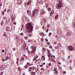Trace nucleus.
I'll return each mask as SVG.
<instances>
[{
	"instance_id": "f257e3e1",
	"label": "nucleus",
	"mask_w": 75,
	"mask_h": 75,
	"mask_svg": "<svg viewBox=\"0 0 75 75\" xmlns=\"http://www.w3.org/2000/svg\"><path fill=\"white\" fill-rule=\"evenodd\" d=\"M34 28L33 25L31 23H28L27 24V27L26 28V30L28 31L29 33H31V31H33Z\"/></svg>"
},
{
	"instance_id": "f03ea898",
	"label": "nucleus",
	"mask_w": 75,
	"mask_h": 75,
	"mask_svg": "<svg viewBox=\"0 0 75 75\" xmlns=\"http://www.w3.org/2000/svg\"><path fill=\"white\" fill-rule=\"evenodd\" d=\"M59 3L58 5L57 6V8L58 9L61 8L62 7L63 4H62V0H59Z\"/></svg>"
},
{
	"instance_id": "7ed1b4c3",
	"label": "nucleus",
	"mask_w": 75,
	"mask_h": 75,
	"mask_svg": "<svg viewBox=\"0 0 75 75\" xmlns=\"http://www.w3.org/2000/svg\"><path fill=\"white\" fill-rule=\"evenodd\" d=\"M38 13V10L37 9H35L34 10L33 12V17H36Z\"/></svg>"
},
{
	"instance_id": "20e7f679",
	"label": "nucleus",
	"mask_w": 75,
	"mask_h": 75,
	"mask_svg": "<svg viewBox=\"0 0 75 75\" xmlns=\"http://www.w3.org/2000/svg\"><path fill=\"white\" fill-rule=\"evenodd\" d=\"M68 49L69 51H72L74 50V48L71 46H69L68 47Z\"/></svg>"
},
{
	"instance_id": "39448f33",
	"label": "nucleus",
	"mask_w": 75,
	"mask_h": 75,
	"mask_svg": "<svg viewBox=\"0 0 75 75\" xmlns=\"http://www.w3.org/2000/svg\"><path fill=\"white\" fill-rule=\"evenodd\" d=\"M35 51H36V50H35V49L34 48L33 49V50H32L30 52L31 55H34V54H35Z\"/></svg>"
},
{
	"instance_id": "423d86ee",
	"label": "nucleus",
	"mask_w": 75,
	"mask_h": 75,
	"mask_svg": "<svg viewBox=\"0 0 75 75\" xmlns=\"http://www.w3.org/2000/svg\"><path fill=\"white\" fill-rule=\"evenodd\" d=\"M41 12L42 15H43V14L45 13V12L44 11V10L43 9L41 10Z\"/></svg>"
},
{
	"instance_id": "0eeeda50",
	"label": "nucleus",
	"mask_w": 75,
	"mask_h": 75,
	"mask_svg": "<svg viewBox=\"0 0 75 75\" xmlns=\"http://www.w3.org/2000/svg\"><path fill=\"white\" fill-rule=\"evenodd\" d=\"M17 3L18 4H22V1L21 0H18Z\"/></svg>"
},
{
	"instance_id": "6e6552de",
	"label": "nucleus",
	"mask_w": 75,
	"mask_h": 75,
	"mask_svg": "<svg viewBox=\"0 0 75 75\" xmlns=\"http://www.w3.org/2000/svg\"><path fill=\"white\" fill-rule=\"evenodd\" d=\"M5 66L4 65H3L2 66L1 68V70H2V71H3V70H4V69H5Z\"/></svg>"
},
{
	"instance_id": "1a4fd4ad",
	"label": "nucleus",
	"mask_w": 75,
	"mask_h": 75,
	"mask_svg": "<svg viewBox=\"0 0 75 75\" xmlns=\"http://www.w3.org/2000/svg\"><path fill=\"white\" fill-rule=\"evenodd\" d=\"M54 11L52 10L51 12L50 13V16H51V15H52L54 14Z\"/></svg>"
},
{
	"instance_id": "9d476101",
	"label": "nucleus",
	"mask_w": 75,
	"mask_h": 75,
	"mask_svg": "<svg viewBox=\"0 0 75 75\" xmlns=\"http://www.w3.org/2000/svg\"><path fill=\"white\" fill-rule=\"evenodd\" d=\"M10 30V29H9V27H7L6 28V30L7 31H9Z\"/></svg>"
},
{
	"instance_id": "9b49d317",
	"label": "nucleus",
	"mask_w": 75,
	"mask_h": 75,
	"mask_svg": "<svg viewBox=\"0 0 75 75\" xmlns=\"http://www.w3.org/2000/svg\"><path fill=\"white\" fill-rule=\"evenodd\" d=\"M41 59L42 61H45V57L44 56H42V57Z\"/></svg>"
},
{
	"instance_id": "f8f14e48",
	"label": "nucleus",
	"mask_w": 75,
	"mask_h": 75,
	"mask_svg": "<svg viewBox=\"0 0 75 75\" xmlns=\"http://www.w3.org/2000/svg\"><path fill=\"white\" fill-rule=\"evenodd\" d=\"M27 36L28 37H30L31 36H32V35L31 34H27Z\"/></svg>"
},
{
	"instance_id": "ddd939ff",
	"label": "nucleus",
	"mask_w": 75,
	"mask_h": 75,
	"mask_svg": "<svg viewBox=\"0 0 75 75\" xmlns=\"http://www.w3.org/2000/svg\"><path fill=\"white\" fill-rule=\"evenodd\" d=\"M51 62H54V59L53 58H51L50 59Z\"/></svg>"
},
{
	"instance_id": "4468645a",
	"label": "nucleus",
	"mask_w": 75,
	"mask_h": 75,
	"mask_svg": "<svg viewBox=\"0 0 75 75\" xmlns=\"http://www.w3.org/2000/svg\"><path fill=\"white\" fill-rule=\"evenodd\" d=\"M27 13L28 14H30L31 13V12L30 11L27 10Z\"/></svg>"
},
{
	"instance_id": "2eb2a0df",
	"label": "nucleus",
	"mask_w": 75,
	"mask_h": 75,
	"mask_svg": "<svg viewBox=\"0 0 75 75\" xmlns=\"http://www.w3.org/2000/svg\"><path fill=\"white\" fill-rule=\"evenodd\" d=\"M71 35V34L69 33H68L66 34L67 36H70Z\"/></svg>"
},
{
	"instance_id": "dca6fc26",
	"label": "nucleus",
	"mask_w": 75,
	"mask_h": 75,
	"mask_svg": "<svg viewBox=\"0 0 75 75\" xmlns=\"http://www.w3.org/2000/svg\"><path fill=\"white\" fill-rule=\"evenodd\" d=\"M30 4H31V1H29L28 2L27 5H30Z\"/></svg>"
},
{
	"instance_id": "f3484780",
	"label": "nucleus",
	"mask_w": 75,
	"mask_h": 75,
	"mask_svg": "<svg viewBox=\"0 0 75 75\" xmlns=\"http://www.w3.org/2000/svg\"><path fill=\"white\" fill-rule=\"evenodd\" d=\"M58 15H56L55 17V19L57 20V19H58Z\"/></svg>"
},
{
	"instance_id": "a211bd4d",
	"label": "nucleus",
	"mask_w": 75,
	"mask_h": 75,
	"mask_svg": "<svg viewBox=\"0 0 75 75\" xmlns=\"http://www.w3.org/2000/svg\"><path fill=\"white\" fill-rule=\"evenodd\" d=\"M10 20V18L8 17L6 18V21L8 22Z\"/></svg>"
},
{
	"instance_id": "6ab92c4d",
	"label": "nucleus",
	"mask_w": 75,
	"mask_h": 75,
	"mask_svg": "<svg viewBox=\"0 0 75 75\" xmlns=\"http://www.w3.org/2000/svg\"><path fill=\"white\" fill-rule=\"evenodd\" d=\"M37 1L39 3H41L42 2L41 0H37Z\"/></svg>"
},
{
	"instance_id": "aec40b11",
	"label": "nucleus",
	"mask_w": 75,
	"mask_h": 75,
	"mask_svg": "<svg viewBox=\"0 0 75 75\" xmlns=\"http://www.w3.org/2000/svg\"><path fill=\"white\" fill-rule=\"evenodd\" d=\"M45 49L44 48H43L42 49V52H45Z\"/></svg>"
},
{
	"instance_id": "412c9836",
	"label": "nucleus",
	"mask_w": 75,
	"mask_h": 75,
	"mask_svg": "<svg viewBox=\"0 0 75 75\" xmlns=\"http://www.w3.org/2000/svg\"><path fill=\"white\" fill-rule=\"evenodd\" d=\"M29 69H30V71H34V69L32 67H30L29 68Z\"/></svg>"
},
{
	"instance_id": "4be33fe9",
	"label": "nucleus",
	"mask_w": 75,
	"mask_h": 75,
	"mask_svg": "<svg viewBox=\"0 0 75 75\" xmlns=\"http://www.w3.org/2000/svg\"><path fill=\"white\" fill-rule=\"evenodd\" d=\"M35 73L34 72H31V75H35Z\"/></svg>"
},
{
	"instance_id": "5701e85b",
	"label": "nucleus",
	"mask_w": 75,
	"mask_h": 75,
	"mask_svg": "<svg viewBox=\"0 0 75 75\" xmlns=\"http://www.w3.org/2000/svg\"><path fill=\"white\" fill-rule=\"evenodd\" d=\"M37 59L34 57L33 59V61H36Z\"/></svg>"
},
{
	"instance_id": "b1692460",
	"label": "nucleus",
	"mask_w": 75,
	"mask_h": 75,
	"mask_svg": "<svg viewBox=\"0 0 75 75\" xmlns=\"http://www.w3.org/2000/svg\"><path fill=\"white\" fill-rule=\"evenodd\" d=\"M24 57H23V58H22V59H21V62H22V61H24Z\"/></svg>"
},
{
	"instance_id": "393cba45",
	"label": "nucleus",
	"mask_w": 75,
	"mask_h": 75,
	"mask_svg": "<svg viewBox=\"0 0 75 75\" xmlns=\"http://www.w3.org/2000/svg\"><path fill=\"white\" fill-rule=\"evenodd\" d=\"M61 52L62 53V54H63L64 55L65 54V52H64V50H62L61 51Z\"/></svg>"
},
{
	"instance_id": "a878e982",
	"label": "nucleus",
	"mask_w": 75,
	"mask_h": 75,
	"mask_svg": "<svg viewBox=\"0 0 75 75\" xmlns=\"http://www.w3.org/2000/svg\"><path fill=\"white\" fill-rule=\"evenodd\" d=\"M1 13L3 16H4V11H2Z\"/></svg>"
},
{
	"instance_id": "bb28decb",
	"label": "nucleus",
	"mask_w": 75,
	"mask_h": 75,
	"mask_svg": "<svg viewBox=\"0 0 75 75\" xmlns=\"http://www.w3.org/2000/svg\"><path fill=\"white\" fill-rule=\"evenodd\" d=\"M55 48H56V49H57V50H59V47L58 46H56L55 47Z\"/></svg>"
},
{
	"instance_id": "cd10ccee",
	"label": "nucleus",
	"mask_w": 75,
	"mask_h": 75,
	"mask_svg": "<svg viewBox=\"0 0 75 75\" xmlns=\"http://www.w3.org/2000/svg\"><path fill=\"white\" fill-rule=\"evenodd\" d=\"M6 32H4V34H3L4 36H5V37H6Z\"/></svg>"
},
{
	"instance_id": "c85d7f7f",
	"label": "nucleus",
	"mask_w": 75,
	"mask_h": 75,
	"mask_svg": "<svg viewBox=\"0 0 75 75\" xmlns=\"http://www.w3.org/2000/svg\"><path fill=\"white\" fill-rule=\"evenodd\" d=\"M7 61V60L6 59H2V61L3 62H4V61Z\"/></svg>"
},
{
	"instance_id": "c756f323",
	"label": "nucleus",
	"mask_w": 75,
	"mask_h": 75,
	"mask_svg": "<svg viewBox=\"0 0 75 75\" xmlns=\"http://www.w3.org/2000/svg\"><path fill=\"white\" fill-rule=\"evenodd\" d=\"M10 9H8L7 10V13H9V12H10Z\"/></svg>"
},
{
	"instance_id": "7c9ffc66",
	"label": "nucleus",
	"mask_w": 75,
	"mask_h": 75,
	"mask_svg": "<svg viewBox=\"0 0 75 75\" xmlns=\"http://www.w3.org/2000/svg\"><path fill=\"white\" fill-rule=\"evenodd\" d=\"M41 40L42 42H43V41H44V39L43 38H42L41 39Z\"/></svg>"
},
{
	"instance_id": "2f4dec72",
	"label": "nucleus",
	"mask_w": 75,
	"mask_h": 75,
	"mask_svg": "<svg viewBox=\"0 0 75 75\" xmlns=\"http://www.w3.org/2000/svg\"><path fill=\"white\" fill-rule=\"evenodd\" d=\"M1 25H3V21H2L1 23Z\"/></svg>"
},
{
	"instance_id": "473e14b6",
	"label": "nucleus",
	"mask_w": 75,
	"mask_h": 75,
	"mask_svg": "<svg viewBox=\"0 0 75 75\" xmlns=\"http://www.w3.org/2000/svg\"><path fill=\"white\" fill-rule=\"evenodd\" d=\"M24 38H25V40H28V38L27 36L25 37Z\"/></svg>"
},
{
	"instance_id": "72a5a7b5",
	"label": "nucleus",
	"mask_w": 75,
	"mask_h": 75,
	"mask_svg": "<svg viewBox=\"0 0 75 75\" xmlns=\"http://www.w3.org/2000/svg\"><path fill=\"white\" fill-rule=\"evenodd\" d=\"M28 66H27V65H25V66H24V67L25 68H28Z\"/></svg>"
},
{
	"instance_id": "f704fd0d",
	"label": "nucleus",
	"mask_w": 75,
	"mask_h": 75,
	"mask_svg": "<svg viewBox=\"0 0 75 75\" xmlns=\"http://www.w3.org/2000/svg\"><path fill=\"white\" fill-rule=\"evenodd\" d=\"M57 69L56 68L54 69V71H57Z\"/></svg>"
},
{
	"instance_id": "c9c22d12",
	"label": "nucleus",
	"mask_w": 75,
	"mask_h": 75,
	"mask_svg": "<svg viewBox=\"0 0 75 75\" xmlns=\"http://www.w3.org/2000/svg\"><path fill=\"white\" fill-rule=\"evenodd\" d=\"M70 69H73V67H72V66H70Z\"/></svg>"
},
{
	"instance_id": "e433bc0d",
	"label": "nucleus",
	"mask_w": 75,
	"mask_h": 75,
	"mask_svg": "<svg viewBox=\"0 0 75 75\" xmlns=\"http://www.w3.org/2000/svg\"><path fill=\"white\" fill-rule=\"evenodd\" d=\"M6 60H7L9 58V57H8V56H6Z\"/></svg>"
},
{
	"instance_id": "4c0bfd02",
	"label": "nucleus",
	"mask_w": 75,
	"mask_h": 75,
	"mask_svg": "<svg viewBox=\"0 0 75 75\" xmlns=\"http://www.w3.org/2000/svg\"><path fill=\"white\" fill-rule=\"evenodd\" d=\"M47 51H48V53H49V54H51L50 53V50H48Z\"/></svg>"
},
{
	"instance_id": "58836bf2",
	"label": "nucleus",
	"mask_w": 75,
	"mask_h": 75,
	"mask_svg": "<svg viewBox=\"0 0 75 75\" xmlns=\"http://www.w3.org/2000/svg\"><path fill=\"white\" fill-rule=\"evenodd\" d=\"M43 21L44 23H45V22H46V21H47V20H46V19H44L43 20Z\"/></svg>"
},
{
	"instance_id": "ea45409f",
	"label": "nucleus",
	"mask_w": 75,
	"mask_h": 75,
	"mask_svg": "<svg viewBox=\"0 0 75 75\" xmlns=\"http://www.w3.org/2000/svg\"><path fill=\"white\" fill-rule=\"evenodd\" d=\"M46 8H48V5L47 4H46Z\"/></svg>"
},
{
	"instance_id": "a19ab883",
	"label": "nucleus",
	"mask_w": 75,
	"mask_h": 75,
	"mask_svg": "<svg viewBox=\"0 0 75 75\" xmlns=\"http://www.w3.org/2000/svg\"><path fill=\"white\" fill-rule=\"evenodd\" d=\"M48 31H49V29H47L46 30V31L47 33H48Z\"/></svg>"
},
{
	"instance_id": "79ce46f5",
	"label": "nucleus",
	"mask_w": 75,
	"mask_h": 75,
	"mask_svg": "<svg viewBox=\"0 0 75 75\" xmlns=\"http://www.w3.org/2000/svg\"><path fill=\"white\" fill-rule=\"evenodd\" d=\"M18 38H19V36H17L16 38V40H18Z\"/></svg>"
},
{
	"instance_id": "37998d69",
	"label": "nucleus",
	"mask_w": 75,
	"mask_h": 75,
	"mask_svg": "<svg viewBox=\"0 0 75 75\" xmlns=\"http://www.w3.org/2000/svg\"><path fill=\"white\" fill-rule=\"evenodd\" d=\"M72 59H70V61H69L70 63H72Z\"/></svg>"
},
{
	"instance_id": "c03bdc74",
	"label": "nucleus",
	"mask_w": 75,
	"mask_h": 75,
	"mask_svg": "<svg viewBox=\"0 0 75 75\" xmlns=\"http://www.w3.org/2000/svg\"><path fill=\"white\" fill-rule=\"evenodd\" d=\"M18 69H19V70L20 71H21V68H20V67H18Z\"/></svg>"
},
{
	"instance_id": "a18cd8bd",
	"label": "nucleus",
	"mask_w": 75,
	"mask_h": 75,
	"mask_svg": "<svg viewBox=\"0 0 75 75\" xmlns=\"http://www.w3.org/2000/svg\"><path fill=\"white\" fill-rule=\"evenodd\" d=\"M50 48H51V49H52V46H49Z\"/></svg>"
},
{
	"instance_id": "49530a36",
	"label": "nucleus",
	"mask_w": 75,
	"mask_h": 75,
	"mask_svg": "<svg viewBox=\"0 0 75 75\" xmlns=\"http://www.w3.org/2000/svg\"><path fill=\"white\" fill-rule=\"evenodd\" d=\"M35 57L36 59H37V58H38V55H36L35 56Z\"/></svg>"
},
{
	"instance_id": "de8ad7c7",
	"label": "nucleus",
	"mask_w": 75,
	"mask_h": 75,
	"mask_svg": "<svg viewBox=\"0 0 75 75\" xmlns=\"http://www.w3.org/2000/svg\"><path fill=\"white\" fill-rule=\"evenodd\" d=\"M48 11H51V10H50V8H48Z\"/></svg>"
},
{
	"instance_id": "09e8293b",
	"label": "nucleus",
	"mask_w": 75,
	"mask_h": 75,
	"mask_svg": "<svg viewBox=\"0 0 75 75\" xmlns=\"http://www.w3.org/2000/svg\"><path fill=\"white\" fill-rule=\"evenodd\" d=\"M47 55H48V57H49V58H50V55H50V54H48Z\"/></svg>"
},
{
	"instance_id": "8fccbe9b",
	"label": "nucleus",
	"mask_w": 75,
	"mask_h": 75,
	"mask_svg": "<svg viewBox=\"0 0 75 75\" xmlns=\"http://www.w3.org/2000/svg\"><path fill=\"white\" fill-rule=\"evenodd\" d=\"M20 34L21 35H24V34L23 33H21Z\"/></svg>"
},
{
	"instance_id": "3c124183",
	"label": "nucleus",
	"mask_w": 75,
	"mask_h": 75,
	"mask_svg": "<svg viewBox=\"0 0 75 75\" xmlns=\"http://www.w3.org/2000/svg\"><path fill=\"white\" fill-rule=\"evenodd\" d=\"M58 71H55V72H54V73H55V74H58Z\"/></svg>"
},
{
	"instance_id": "603ef678",
	"label": "nucleus",
	"mask_w": 75,
	"mask_h": 75,
	"mask_svg": "<svg viewBox=\"0 0 75 75\" xmlns=\"http://www.w3.org/2000/svg\"><path fill=\"white\" fill-rule=\"evenodd\" d=\"M63 74H66V71H63Z\"/></svg>"
},
{
	"instance_id": "864d4df0",
	"label": "nucleus",
	"mask_w": 75,
	"mask_h": 75,
	"mask_svg": "<svg viewBox=\"0 0 75 75\" xmlns=\"http://www.w3.org/2000/svg\"><path fill=\"white\" fill-rule=\"evenodd\" d=\"M49 66H51V65H52V64H51V63H49Z\"/></svg>"
},
{
	"instance_id": "5fc2aeb1",
	"label": "nucleus",
	"mask_w": 75,
	"mask_h": 75,
	"mask_svg": "<svg viewBox=\"0 0 75 75\" xmlns=\"http://www.w3.org/2000/svg\"><path fill=\"white\" fill-rule=\"evenodd\" d=\"M51 34H52V33H49V36L51 35Z\"/></svg>"
},
{
	"instance_id": "6e6d98bb",
	"label": "nucleus",
	"mask_w": 75,
	"mask_h": 75,
	"mask_svg": "<svg viewBox=\"0 0 75 75\" xmlns=\"http://www.w3.org/2000/svg\"><path fill=\"white\" fill-rule=\"evenodd\" d=\"M45 40L46 42H48V40L47 39H45Z\"/></svg>"
},
{
	"instance_id": "4d7b16f0",
	"label": "nucleus",
	"mask_w": 75,
	"mask_h": 75,
	"mask_svg": "<svg viewBox=\"0 0 75 75\" xmlns=\"http://www.w3.org/2000/svg\"><path fill=\"white\" fill-rule=\"evenodd\" d=\"M50 25H47V27H48V28H49V27H50Z\"/></svg>"
},
{
	"instance_id": "13d9d810",
	"label": "nucleus",
	"mask_w": 75,
	"mask_h": 75,
	"mask_svg": "<svg viewBox=\"0 0 75 75\" xmlns=\"http://www.w3.org/2000/svg\"><path fill=\"white\" fill-rule=\"evenodd\" d=\"M47 45H50V42H47Z\"/></svg>"
},
{
	"instance_id": "bf43d9fd",
	"label": "nucleus",
	"mask_w": 75,
	"mask_h": 75,
	"mask_svg": "<svg viewBox=\"0 0 75 75\" xmlns=\"http://www.w3.org/2000/svg\"><path fill=\"white\" fill-rule=\"evenodd\" d=\"M13 24L14 25H16V22H14Z\"/></svg>"
},
{
	"instance_id": "052dcab7",
	"label": "nucleus",
	"mask_w": 75,
	"mask_h": 75,
	"mask_svg": "<svg viewBox=\"0 0 75 75\" xmlns=\"http://www.w3.org/2000/svg\"><path fill=\"white\" fill-rule=\"evenodd\" d=\"M28 71H29V72H30V71H31V70H30V68H29V69L28 70Z\"/></svg>"
},
{
	"instance_id": "680f3d73",
	"label": "nucleus",
	"mask_w": 75,
	"mask_h": 75,
	"mask_svg": "<svg viewBox=\"0 0 75 75\" xmlns=\"http://www.w3.org/2000/svg\"><path fill=\"white\" fill-rule=\"evenodd\" d=\"M2 52H4V50H2Z\"/></svg>"
},
{
	"instance_id": "e2e57ef3",
	"label": "nucleus",
	"mask_w": 75,
	"mask_h": 75,
	"mask_svg": "<svg viewBox=\"0 0 75 75\" xmlns=\"http://www.w3.org/2000/svg\"><path fill=\"white\" fill-rule=\"evenodd\" d=\"M58 64H61V63L60 62H58Z\"/></svg>"
},
{
	"instance_id": "0e129e2a",
	"label": "nucleus",
	"mask_w": 75,
	"mask_h": 75,
	"mask_svg": "<svg viewBox=\"0 0 75 75\" xmlns=\"http://www.w3.org/2000/svg\"><path fill=\"white\" fill-rule=\"evenodd\" d=\"M2 6V4L1 3H0V7H1V6Z\"/></svg>"
},
{
	"instance_id": "69168bd1",
	"label": "nucleus",
	"mask_w": 75,
	"mask_h": 75,
	"mask_svg": "<svg viewBox=\"0 0 75 75\" xmlns=\"http://www.w3.org/2000/svg\"><path fill=\"white\" fill-rule=\"evenodd\" d=\"M30 48L31 49H33V46H31L30 47Z\"/></svg>"
},
{
	"instance_id": "338daca9",
	"label": "nucleus",
	"mask_w": 75,
	"mask_h": 75,
	"mask_svg": "<svg viewBox=\"0 0 75 75\" xmlns=\"http://www.w3.org/2000/svg\"><path fill=\"white\" fill-rule=\"evenodd\" d=\"M54 51H55V50H54V49H52V52H54Z\"/></svg>"
},
{
	"instance_id": "774afa93",
	"label": "nucleus",
	"mask_w": 75,
	"mask_h": 75,
	"mask_svg": "<svg viewBox=\"0 0 75 75\" xmlns=\"http://www.w3.org/2000/svg\"><path fill=\"white\" fill-rule=\"evenodd\" d=\"M13 50L14 51H15L16 50V48H13Z\"/></svg>"
}]
</instances>
